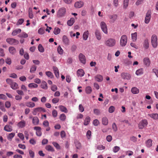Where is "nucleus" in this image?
<instances>
[{
    "mask_svg": "<svg viewBox=\"0 0 158 158\" xmlns=\"http://www.w3.org/2000/svg\"><path fill=\"white\" fill-rule=\"evenodd\" d=\"M105 44L106 45L110 47H114L115 45L116 40L113 38H109L106 41Z\"/></svg>",
    "mask_w": 158,
    "mask_h": 158,
    "instance_id": "f257e3e1",
    "label": "nucleus"
},
{
    "mask_svg": "<svg viewBox=\"0 0 158 158\" xmlns=\"http://www.w3.org/2000/svg\"><path fill=\"white\" fill-rule=\"evenodd\" d=\"M66 9L64 7L60 8L57 12V16L59 18L64 17L65 14Z\"/></svg>",
    "mask_w": 158,
    "mask_h": 158,
    "instance_id": "f03ea898",
    "label": "nucleus"
},
{
    "mask_svg": "<svg viewBox=\"0 0 158 158\" xmlns=\"http://www.w3.org/2000/svg\"><path fill=\"white\" fill-rule=\"evenodd\" d=\"M127 42V37L126 35H122L120 41V44L122 47H124L126 46Z\"/></svg>",
    "mask_w": 158,
    "mask_h": 158,
    "instance_id": "7ed1b4c3",
    "label": "nucleus"
},
{
    "mask_svg": "<svg viewBox=\"0 0 158 158\" xmlns=\"http://www.w3.org/2000/svg\"><path fill=\"white\" fill-rule=\"evenodd\" d=\"M148 124L147 120L146 119H143L139 123L138 127L139 129H142L146 127Z\"/></svg>",
    "mask_w": 158,
    "mask_h": 158,
    "instance_id": "20e7f679",
    "label": "nucleus"
},
{
    "mask_svg": "<svg viewBox=\"0 0 158 158\" xmlns=\"http://www.w3.org/2000/svg\"><path fill=\"white\" fill-rule=\"evenodd\" d=\"M157 37L155 35H153L151 37V42L152 45L154 48H156L157 46Z\"/></svg>",
    "mask_w": 158,
    "mask_h": 158,
    "instance_id": "39448f33",
    "label": "nucleus"
},
{
    "mask_svg": "<svg viewBox=\"0 0 158 158\" xmlns=\"http://www.w3.org/2000/svg\"><path fill=\"white\" fill-rule=\"evenodd\" d=\"M6 40L7 43L12 45H16L19 43L18 40L13 38H7Z\"/></svg>",
    "mask_w": 158,
    "mask_h": 158,
    "instance_id": "423d86ee",
    "label": "nucleus"
},
{
    "mask_svg": "<svg viewBox=\"0 0 158 158\" xmlns=\"http://www.w3.org/2000/svg\"><path fill=\"white\" fill-rule=\"evenodd\" d=\"M100 26L102 31L106 34L108 33L106 23L104 22H101Z\"/></svg>",
    "mask_w": 158,
    "mask_h": 158,
    "instance_id": "0eeeda50",
    "label": "nucleus"
},
{
    "mask_svg": "<svg viewBox=\"0 0 158 158\" xmlns=\"http://www.w3.org/2000/svg\"><path fill=\"white\" fill-rule=\"evenodd\" d=\"M42 111L45 112V110L42 107H39L34 109L33 111L32 112V114L34 115H35L37 113L40 112Z\"/></svg>",
    "mask_w": 158,
    "mask_h": 158,
    "instance_id": "6e6552de",
    "label": "nucleus"
},
{
    "mask_svg": "<svg viewBox=\"0 0 158 158\" xmlns=\"http://www.w3.org/2000/svg\"><path fill=\"white\" fill-rule=\"evenodd\" d=\"M108 17L110 19L109 21L110 23H114L117 18V15H109Z\"/></svg>",
    "mask_w": 158,
    "mask_h": 158,
    "instance_id": "1a4fd4ad",
    "label": "nucleus"
},
{
    "mask_svg": "<svg viewBox=\"0 0 158 158\" xmlns=\"http://www.w3.org/2000/svg\"><path fill=\"white\" fill-rule=\"evenodd\" d=\"M121 77L124 79L129 80L131 78V75L129 73H123L121 74Z\"/></svg>",
    "mask_w": 158,
    "mask_h": 158,
    "instance_id": "9d476101",
    "label": "nucleus"
},
{
    "mask_svg": "<svg viewBox=\"0 0 158 158\" xmlns=\"http://www.w3.org/2000/svg\"><path fill=\"white\" fill-rule=\"evenodd\" d=\"M151 18V14L150 11H148L147 12L145 19V23H148L150 21Z\"/></svg>",
    "mask_w": 158,
    "mask_h": 158,
    "instance_id": "9b49d317",
    "label": "nucleus"
},
{
    "mask_svg": "<svg viewBox=\"0 0 158 158\" xmlns=\"http://www.w3.org/2000/svg\"><path fill=\"white\" fill-rule=\"evenodd\" d=\"M34 129L36 131V135L38 136H40L42 135L41 131V128L40 127H35Z\"/></svg>",
    "mask_w": 158,
    "mask_h": 158,
    "instance_id": "f8f14e48",
    "label": "nucleus"
},
{
    "mask_svg": "<svg viewBox=\"0 0 158 158\" xmlns=\"http://www.w3.org/2000/svg\"><path fill=\"white\" fill-rule=\"evenodd\" d=\"M79 59L81 63L85 64L86 63V59L85 56L82 53H80L79 55Z\"/></svg>",
    "mask_w": 158,
    "mask_h": 158,
    "instance_id": "ddd939ff",
    "label": "nucleus"
},
{
    "mask_svg": "<svg viewBox=\"0 0 158 158\" xmlns=\"http://www.w3.org/2000/svg\"><path fill=\"white\" fill-rule=\"evenodd\" d=\"M8 51L10 54L12 55H15L16 53L15 48L13 46H10L8 48Z\"/></svg>",
    "mask_w": 158,
    "mask_h": 158,
    "instance_id": "4468645a",
    "label": "nucleus"
},
{
    "mask_svg": "<svg viewBox=\"0 0 158 158\" xmlns=\"http://www.w3.org/2000/svg\"><path fill=\"white\" fill-rule=\"evenodd\" d=\"M26 122L24 120H21L17 124L18 127L20 128H23L25 126Z\"/></svg>",
    "mask_w": 158,
    "mask_h": 158,
    "instance_id": "2eb2a0df",
    "label": "nucleus"
},
{
    "mask_svg": "<svg viewBox=\"0 0 158 158\" xmlns=\"http://www.w3.org/2000/svg\"><path fill=\"white\" fill-rule=\"evenodd\" d=\"M53 69L56 77L57 78H58L59 77V73L58 68L56 67L53 66Z\"/></svg>",
    "mask_w": 158,
    "mask_h": 158,
    "instance_id": "dca6fc26",
    "label": "nucleus"
},
{
    "mask_svg": "<svg viewBox=\"0 0 158 158\" xmlns=\"http://www.w3.org/2000/svg\"><path fill=\"white\" fill-rule=\"evenodd\" d=\"M62 41L66 45L69 44V41L67 37L65 35L63 36L62 37Z\"/></svg>",
    "mask_w": 158,
    "mask_h": 158,
    "instance_id": "f3484780",
    "label": "nucleus"
},
{
    "mask_svg": "<svg viewBox=\"0 0 158 158\" xmlns=\"http://www.w3.org/2000/svg\"><path fill=\"white\" fill-rule=\"evenodd\" d=\"M83 2L82 1L77 2L75 3V6L77 8H80L83 6Z\"/></svg>",
    "mask_w": 158,
    "mask_h": 158,
    "instance_id": "a211bd4d",
    "label": "nucleus"
},
{
    "mask_svg": "<svg viewBox=\"0 0 158 158\" xmlns=\"http://www.w3.org/2000/svg\"><path fill=\"white\" fill-rule=\"evenodd\" d=\"M84 72L82 69H79L77 71V75L78 77H83L84 75Z\"/></svg>",
    "mask_w": 158,
    "mask_h": 158,
    "instance_id": "6ab92c4d",
    "label": "nucleus"
},
{
    "mask_svg": "<svg viewBox=\"0 0 158 158\" xmlns=\"http://www.w3.org/2000/svg\"><path fill=\"white\" fill-rule=\"evenodd\" d=\"M39 119L37 117H34L32 118V123L34 125H37L39 123Z\"/></svg>",
    "mask_w": 158,
    "mask_h": 158,
    "instance_id": "aec40b11",
    "label": "nucleus"
},
{
    "mask_svg": "<svg viewBox=\"0 0 158 158\" xmlns=\"http://www.w3.org/2000/svg\"><path fill=\"white\" fill-rule=\"evenodd\" d=\"M143 63L146 66H149L150 64V61L148 57L144 58L143 60Z\"/></svg>",
    "mask_w": 158,
    "mask_h": 158,
    "instance_id": "412c9836",
    "label": "nucleus"
},
{
    "mask_svg": "<svg viewBox=\"0 0 158 158\" xmlns=\"http://www.w3.org/2000/svg\"><path fill=\"white\" fill-rule=\"evenodd\" d=\"M58 108L62 112H64L65 113H67L68 112V110L66 108L63 106H58Z\"/></svg>",
    "mask_w": 158,
    "mask_h": 158,
    "instance_id": "4be33fe9",
    "label": "nucleus"
},
{
    "mask_svg": "<svg viewBox=\"0 0 158 158\" xmlns=\"http://www.w3.org/2000/svg\"><path fill=\"white\" fill-rule=\"evenodd\" d=\"M148 115L151 118L155 120L158 119V114L157 113H152L149 114Z\"/></svg>",
    "mask_w": 158,
    "mask_h": 158,
    "instance_id": "5701e85b",
    "label": "nucleus"
},
{
    "mask_svg": "<svg viewBox=\"0 0 158 158\" xmlns=\"http://www.w3.org/2000/svg\"><path fill=\"white\" fill-rule=\"evenodd\" d=\"M40 86L42 88L45 90L47 89L48 88L46 82L44 81L42 82Z\"/></svg>",
    "mask_w": 158,
    "mask_h": 158,
    "instance_id": "b1692460",
    "label": "nucleus"
},
{
    "mask_svg": "<svg viewBox=\"0 0 158 158\" xmlns=\"http://www.w3.org/2000/svg\"><path fill=\"white\" fill-rule=\"evenodd\" d=\"M149 42L148 39H145L143 42V46L146 49H147L149 48Z\"/></svg>",
    "mask_w": 158,
    "mask_h": 158,
    "instance_id": "393cba45",
    "label": "nucleus"
},
{
    "mask_svg": "<svg viewBox=\"0 0 158 158\" xmlns=\"http://www.w3.org/2000/svg\"><path fill=\"white\" fill-rule=\"evenodd\" d=\"M143 68H140L137 70L135 72V74L137 76H140L143 73Z\"/></svg>",
    "mask_w": 158,
    "mask_h": 158,
    "instance_id": "a878e982",
    "label": "nucleus"
},
{
    "mask_svg": "<svg viewBox=\"0 0 158 158\" xmlns=\"http://www.w3.org/2000/svg\"><path fill=\"white\" fill-rule=\"evenodd\" d=\"M131 92L133 94H137L139 93V90L136 87H133L131 89Z\"/></svg>",
    "mask_w": 158,
    "mask_h": 158,
    "instance_id": "bb28decb",
    "label": "nucleus"
},
{
    "mask_svg": "<svg viewBox=\"0 0 158 158\" xmlns=\"http://www.w3.org/2000/svg\"><path fill=\"white\" fill-rule=\"evenodd\" d=\"M4 130L7 132H11L12 131V128L11 126L6 125L4 127Z\"/></svg>",
    "mask_w": 158,
    "mask_h": 158,
    "instance_id": "cd10ccee",
    "label": "nucleus"
},
{
    "mask_svg": "<svg viewBox=\"0 0 158 158\" xmlns=\"http://www.w3.org/2000/svg\"><path fill=\"white\" fill-rule=\"evenodd\" d=\"M95 79L98 82H101L103 80V77L100 75H98L95 77Z\"/></svg>",
    "mask_w": 158,
    "mask_h": 158,
    "instance_id": "c85d7f7f",
    "label": "nucleus"
},
{
    "mask_svg": "<svg viewBox=\"0 0 158 158\" xmlns=\"http://www.w3.org/2000/svg\"><path fill=\"white\" fill-rule=\"evenodd\" d=\"M74 143L76 148L77 149H81V143L78 141L75 140L74 141Z\"/></svg>",
    "mask_w": 158,
    "mask_h": 158,
    "instance_id": "c756f323",
    "label": "nucleus"
},
{
    "mask_svg": "<svg viewBox=\"0 0 158 158\" xmlns=\"http://www.w3.org/2000/svg\"><path fill=\"white\" fill-rule=\"evenodd\" d=\"M26 106L32 108L35 106V104L31 102H26Z\"/></svg>",
    "mask_w": 158,
    "mask_h": 158,
    "instance_id": "7c9ffc66",
    "label": "nucleus"
},
{
    "mask_svg": "<svg viewBox=\"0 0 158 158\" xmlns=\"http://www.w3.org/2000/svg\"><path fill=\"white\" fill-rule=\"evenodd\" d=\"M75 21V19L74 18H71L70 20H68L67 21V23L68 25L69 26H72L74 23Z\"/></svg>",
    "mask_w": 158,
    "mask_h": 158,
    "instance_id": "2f4dec72",
    "label": "nucleus"
},
{
    "mask_svg": "<svg viewBox=\"0 0 158 158\" xmlns=\"http://www.w3.org/2000/svg\"><path fill=\"white\" fill-rule=\"evenodd\" d=\"M90 118L89 117H86L84 120V125L85 126H87L88 125L90 121Z\"/></svg>",
    "mask_w": 158,
    "mask_h": 158,
    "instance_id": "473e14b6",
    "label": "nucleus"
},
{
    "mask_svg": "<svg viewBox=\"0 0 158 158\" xmlns=\"http://www.w3.org/2000/svg\"><path fill=\"white\" fill-rule=\"evenodd\" d=\"M89 32L88 31H85L83 33V40H86L88 37Z\"/></svg>",
    "mask_w": 158,
    "mask_h": 158,
    "instance_id": "72a5a7b5",
    "label": "nucleus"
},
{
    "mask_svg": "<svg viewBox=\"0 0 158 158\" xmlns=\"http://www.w3.org/2000/svg\"><path fill=\"white\" fill-rule=\"evenodd\" d=\"M146 144L147 147H150L152 146V140L151 139H148L146 141Z\"/></svg>",
    "mask_w": 158,
    "mask_h": 158,
    "instance_id": "f704fd0d",
    "label": "nucleus"
},
{
    "mask_svg": "<svg viewBox=\"0 0 158 158\" xmlns=\"http://www.w3.org/2000/svg\"><path fill=\"white\" fill-rule=\"evenodd\" d=\"M95 35L97 39L99 40L101 39V35L99 31L98 30L96 31Z\"/></svg>",
    "mask_w": 158,
    "mask_h": 158,
    "instance_id": "c9c22d12",
    "label": "nucleus"
},
{
    "mask_svg": "<svg viewBox=\"0 0 158 158\" xmlns=\"http://www.w3.org/2000/svg\"><path fill=\"white\" fill-rule=\"evenodd\" d=\"M102 124L103 125H107L108 123V118L106 117H103L102 120Z\"/></svg>",
    "mask_w": 158,
    "mask_h": 158,
    "instance_id": "e433bc0d",
    "label": "nucleus"
},
{
    "mask_svg": "<svg viewBox=\"0 0 158 158\" xmlns=\"http://www.w3.org/2000/svg\"><path fill=\"white\" fill-rule=\"evenodd\" d=\"M21 30L19 28L16 29L13 31L12 33V35L15 36L21 32Z\"/></svg>",
    "mask_w": 158,
    "mask_h": 158,
    "instance_id": "4c0bfd02",
    "label": "nucleus"
},
{
    "mask_svg": "<svg viewBox=\"0 0 158 158\" xmlns=\"http://www.w3.org/2000/svg\"><path fill=\"white\" fill-rule=\"evenodd\" d=\"M11 88L15 90L18 88V85L15 82H13L10 85Z\"/></svg>",
    "mask_w": 158,
    "mask_h": 158,
    "instance_id": "58836bf2",
    "label": "nucleus"
},
{
    "mask_svg": "<svg viewBox=\"0 0 158 158\" xmlns=\"http://www.w3.org/2000/svg\"><path fill=\"white\" fill-rule=\"evenodd\" d=\"M137 35V33L136 32L131 34V39L133 41H135L136 40Z\"/></svg>",
    "mask_w": 158,
    "mask_h": 158,
    "instance_id": "ea45409f",
    "label": "nucleus"
},
{
    "mask_svg": "<svg viewBox=\"0 0 158 158\" xmlns=\"http://www.w3.org/2000/svg\"><path fill=\"white\" fill-rule=\"evenodd\" d=\"M129 0H123V8L126 9L127 8L129 4Z\"/></svg>",
    "mask_w": 158,
    "mask_h": 158,
    "instance_id": "a19ab883",
    "label": "nucleus"
},
{
    "mask_svg": "<svg viewBox=\"0 0 158 158\" xmlns=\"http://www.w3.org/2000/svg\"><path fill=\"white\" fill-rule=\"evenodd\" d=\"M15 134L14 133H11L9 134L7 136V139L10 141H11L12 138H13L15 136Z\"/></svg>",
    "mask_w": 158,
    "mask_h": 158,
    "instance_id": "79ce46f5",
    "label": "nucleus"
},
{
    "mask_svg": "<svg viewBox=\"0 0 158 158\" xmlns=\"http://www.w3.org/2000/svg\"><path fill=\"white\" fill-rule=\"evenodd\" d=\"M85 91L87 94H90L92 91V88L90 86H88L86 88Z\"/></svg>",
    "mask_w": 158,
    "mask_h": 158,
    "instance_id": "37998d69",
    "label": "nucleus"
},
{
    "mask_svg": "<svg viewBox=\"0 0 158 158\" xmlns=\"http://www.w3.org/2000/svg\"><path fill=\"white\" fill-rule=\"evenodd\" d=\"M45 74L48 77L51 78H52L54 77L53 74L50 71L46 72H45Z\"/></svg>",
    "mask_w": 158,
    "mask_h": 158,
    "instance_id": "c03bdc74",
    "label": "nucleus"
},
{
    "mask_svg": "<svg viewBox=\"0 0 158 158\" xmlns=\"http://www.w3.org/2000/svg\"><path fill=\"white\" fill-rule=\"evenodd\" d=\"M66 116L64 114H61L59 117L60 119L62 121H64L66 119Z\"/></svg>",
    "mask_w": 158,
    "mask_h": 158,
    "instance_id": "a18cd8bd",
    "label": "nucleus"
},
{
    "mask_svg": "<svg viewBox=\"0 0 158 158\" xmlns=\"http://www.w3.org/2000/svg\"><path fill=\"white\" fill-rule=\"evenodd\" d=\"M60 30L59 28L56 27L54 28L53 32L55 35H57L60 32Z\"/></svg>",
    "mask_w": 158,
    "mask_h": 158,
    "instance_id": "49530a36",
    "label": "nucleus"
},
{
    "mask_svg": "<svg viewBox=\"0 0 158 158\" xmlns=\"http://www.w3.org/2000/svg\"><path fill=\"white\" fill-rule=\"evenodd\" d=\"M45 148L47 150L49 151L53 152L54 151L53 147L50 145H47L46 147Z\"/></svg>",
    "mask_w": 158,
    "mask_h": 158,
    "instance_id": "de8ad7c7",
    "label": "nucleus"
},
{
    "mask_svg": "<svg viewBox=\"0 0 158 158\" xmlns=\"http://www.w3.org/2000/svg\"><path fill=\"white\" fill-rule=\"evenodd\" d=\"M57 51L58 53L60 55H62L63 53V50L60 45L58 46Z\"/></svg>",
    "mask_w": 158,
    "mask_h": 158,
    "instance_id": "09e8293b",
    "label": "nucleus"
},
{
    "mask_svg": "<svg viewBox=\"0 0 158 158\" xmlns=\"http://www.w3.org/2000/svg\"><path fill=\"white\" fill-rule=\"evenodd\" d=\"M38 86V85L35 83H31L28 85V87L30 88H36Z\"/></svg>",
    "mask_w": 158,
    "mask_h": 158,
    "instance_id": "8fccbe9b",
    "label": "nucleus"
},
{
    "mask_svg": "<svg viewBox=\"0 0 158 158\" xmlns=\"http://www.w3.org/2000/svg\"><path fill=\"white\" fill-rule=\"evenodd\" d=\"M19 36L21 38H27L28 36L27 34L24 32H22L19 35Z\"/></svg>",
    "mask_w": 158,
    "mask_h": 158,
    "instance_id": "3c124183",
    "label": "nucleus"
},
{
    "mask_svg": "<svg viewBox=\"0 0 158 158\" xmlns=\"http://www.w3.org/2000/svg\"><path fill=\"white\" fill-rule=\"evenodd\" d=\"M0 109L3 111H6L4 103L1 102H0Z\"/></svg>",
    "mask_w": 158,
    "mask_h": 158,
    "instance_id": "603ef678",
    "label": "nucleus"
},
{
    "mask_svg": "<svg viewBox=\"0 0 158 158\" xmlns=\"http://www.w3.org/2000/svg\"><path fill=\"white\" fill-rule=\"evenodd\" d=\"M36 67L35 65H32L30 69V72L31 73H33L36 71Z\"/></svg>",
    "mask_w": 158,
    "mask_h": 158,
    "instance_id": "864d4df0",
    "label": "nucleus"
},
{
    "mask_svg": "<svg viewBox=\"0 0 158 158\" xmlns=\"http://www.w3.org/2000/svg\"><path fill=\"white\" fill-rule=\"evenodd\" d=\"M112 128L113 131L116 132L118 130L117 126L115 123H113L112 125Z\"/></svg>",
    "mask_w": 158,
    "mask_h": 158,
    "instance_id": "5fc2aeb1",
    "label": "nucleus"
},
{
    "mask_svg": "<svg viewBox=\"0 0 158 158\" xmlns=\"http://www.w3.org/2000/svg\"><path fill=\"white\" fill-rule=\"evenodd\" d=\"M38 48L39 51L41 52H44V49L43 47L42 46V45L41 44H40L38 45Z\"/></svg>",
    "mask_w": 158,
    "mask_h": 158,
    "instance_id": "6e6d98bb",
    "label": "nucleus"
},
{
    "mask_svg": "<svg viewBox=\"0 0 158 158\" xmlns=\"http://www.w3.org/2000/svg\"><path fill=\"white\" fill-rule=\"evenodd\" d=\"M94 113L96 115H99L100 114V111L98 109H94Z\"/></svg>",
    "mask_w": 158,
    "mask_h": 158,
    "instance_id": "4d7b16f0",
    "label": "nucleus"
},
{
    "mask_svg": "<svg viewBox=\"0 0 158 158\" xmlns=\"http://www.w3.org/2000/svg\"><path fill=\"white\" fill-rule=\"evenodd\" d=\"M119 150V147L117 146L114 147L113 148V151L115 153L117 152Z\"/></svg>",
    "mask_w": 158,
    "mask_h": 158,
    "instance_id": "13d9d810",
    "label": "nucleus"
},
{
    "mask_svg": "<svg viewBox=\"0 0 158 158\" xmlns=\"http://www.w3.org/2000/svg\"><path fill=\"white\" fill-rule=\"evenodd\" d=\"M52 144L57 149H60V147L59 145L56 142H53L52 143Z\"/></svg>",
    "mask_w": 158,
    "mask_h": 158,
    "instance_id": "bf43d9fd",
    "label": "nucleus"
},
{
    "mask_svg": "<svg viewBox=\"0 0 158 158\" xmlns=\"http://www.w3.org/2000/svg\"><path fill=\"white\" fill-rule=\"evenodd\" d=\"M91 135V131L90 130H88L86 133V136L88 139H90Z\"/></svg>",
    "mask_w": 158,
    "mask_h": 158,
    "instance_id": "052dcab7",
    "label": "nucleus"
},
{
    "mask_svg": "<svg viewBox=\"0 0 158 158\" xmlns=\"http://www.w3.org/2000/svg\"><path fill=\"white\" fill-rule=\"evenodd\" d=\"M28 12L29 17L31 19H32L33 17V15L32 13V10L31 9H29Z\"/></svg>",
    "mask_w": 158,
    "mask_h": 158,
    "instance_id": "680f3d73",
    "label": "nucleus"
},
{
    "mask_svg": "<svg viewBox=\"0 0 158 158\" xmlns=\"http://www.w3.org/2000/svg\"><path fill=\"white\" fill-rule=\"evenodd\" d=\"M114 107L113 106H111L109 108V112L110 113H112L114 112Z\"/></svg>",
    "mask_w": 158,
    "mask_h": 158,
    "instance_id": "e2e57ef3",
    "label": "nucleus"
},
{
    "mask_svg": "<svg viewBox=\"0 0 158 158\" xmlns=\"http://www.w3.org/2000/svg\"><path fill=\"white\" fill-rule=\"evenodd\" d=\"M51 89L53 91H55L57 89V88L56 85H52L51 87Z\"/></svg>",
    "mask_w": 158,
    "mask_h": 158,
    "instance_id": "0e129e2a",
    "label": "nucleus"
},
{
    "mask_svg": "<svg viewBox=\"0 0 158 158\" xmlns=\"http://www.w3.org/2000/svg\"><path fill=\"white\" fill-rule=\"evenodd\" d=\"M24 21V20L23 19H19L18 20V21L17 23V25H19L22 24L23 22Z\"/></svg>",
    "mask_w": 158,
    "mask_h": 158,
    "instance_id": "69168bd1",
    "label": "nucleus"
},
{
    "mask_svg": "<svg viewBox=\"0 0 158 158\" xmlns=\"http://www.w3.org/2000/svg\"><path fill=\"white\" fill-rule=\"evenodd\" d=\"M99 123V121L98 119H96L93 121V124L95 126H98Z\"/></svg>",
    "mask_w": 158,
    "mask_h": 158,
    "instance_id": "338daca9",
    "label": "nucleus"
},
{
    "mask_svg": "<svg viewBox=\"0 0 158 158\" xmlns=\"http://www.w3.org/2000/svg\"><path fill=\"white\" fill-rule=\"evenodd\" d=\"M52 115L54 117H56L57 115V111L55 110H53L52 111Z\"/></svg>",
    "mask_w": 158,
    "mask_h": 158,
    "instance_id": "774afa93",
    "label": "nucleus"
}]
</instances>
